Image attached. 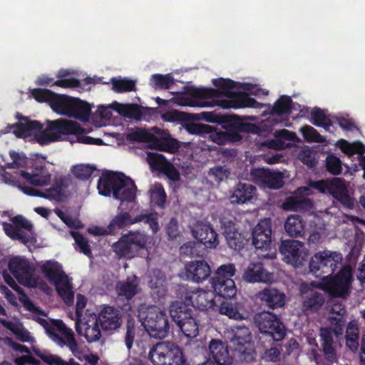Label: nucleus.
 <instances>
[{
    "label": "nucleus",
    "mask_w": 365,
    "mask_h": 365,
    "mask_svg": "<svg viewBox=\"0 0 365 365\" xmlns=\"http://www.w3.org/2000/svg\"><path fill=\"white\" fill-rule=\"evenodd\" d=\"M212 83L219 89L212 88H185L186 96L183 105L190 107H213L217 105L223 108H259V103L245 92H235L233 88L248 89L250 84H242L230 78H215Z\"/></svg>",
    "instance_id": "obj_1"
},
{
    "label": "nucleus",
    "mask_w": 365,
    "mask_h": 365,
    "mask_svg": "<svg viewBox=\"0 0 365 365\" xmlns=\"http://www.w3.org/2000/svg\"><path fill=\"white\" fill-rule=\"evenodd\" d=\"M253 319L262 338L269 341H281L287 335V328L281 318L269 311L257 313Z\"/></svg>",
    "instance_id": "obj_2"
},
{
    "label": "nucleus",
    "mask_w": 365,
    "mask_h": 365,
    "mask_svg": "<svg viewBox=\"0 0 365 365\" xmlns=\"http://www.w3.org/2000/svg\"><path fill=\"white\" fill-rule=\"evenodd\" d=\"M86 132L79 123L67 120H48L47 127L36 135L41 145H47L60 140L61 135L83 134Z\"/></svg>",
    "instance_id": "obj_3"
},
{
    "label": "nucleus",
    "mask_w": 365,
    "mask_h": 365,
    "mask_svg": "<svg viewBox=\"0 0 365 365\" xmlns=\"http://www.w3.org/2000/svg\"><path fill=\"white\" fill-rule=\"evenodd\" d=\"M341 262L342 255L340 252L324 250L312 257L309 267L315 277L325 279L333 274Z\"/></svg>",
    "instance_id": "obj_4"
},
{
    "label": "nucleus",
    "mask_w": 365,
    "mask_h": 365,
    "mask_svg": "<svg viewBox=\"0 0 365 365\" xmlns=\"http://www.w3.org/2000/svg\"><path fill=\"white\" fill-rule=\"evenodd\" d=\"M148 242V237L144 232L129 231L113 244L112 249L118 258L132 259L146 248Z\"/></svg>",
    "instance_id": "obj_5"
},
{
    "label": "nucleus",
    "mask_w": 365,
    "mask_h": 365,
    "mask_svg": "<svg viewBox=\"0 0 365 365\" xmlns=\"http://www.w3.org/2000/svg\"><path fill=\"white\" fill-rule=\"evenodd\" d=\"M233 264L221 265L211 278V284L215 295L224 299H232L237 293V287L232 277L235 274Z\"/></svg>",
    "instance_id": "obj_6"
},
{
    "label": "nucleus",
    "mask_w": 365,
    "mask_h": 365,
    "mask_svg": "<svg viewBox=\"0 0 365 365\" xmlns=\"http://www.w3.org/2000/svg\"><path fill=\"white\" fill-rule=\"evenodd\" d=\"M149 359L154 365H184L182 349L169 341L158 343L150 351Z\"/></svg>",
    "instance_id": "obj_7"
},
{
    "label": "nucleus",
    "mask_w": 365,
    "mask_h": 365,
    "mask_svg": "<svg viewBox=\"0 0 365 365\" xmlns=\"http://www.w3.org/2000/svg\"><path fill=\"white\" fill-rule=\"evenodd\" d=\"M41 272L53 284L58 294L64 297L66 296L73 298L71 292L68 277L62 269V266L56 261L48 260L41 267Z\"/></svg>",
    "instance_id": "obj_8"
},
{
    "label": "nucleus",
    "mask_w": 365,
    "mask_h": 365,
    "mask_svg": "<svg viewBox=\"0 0 365 365\" xmlns=\"http://www.w3.org/2000/svg\"><path fill=\"white\" fill-rule=\"evenodd\" d=\"M351 279V269L344 267L335 276L323 279L321 287L331 297L346 298L349 294Z\"/></svg>",
    "instance_id": "obj_9"
},
{
    "label": "nucleus",
    "mask_w": 365,
    "mask_h": 365,
    "mask_svg": "<svg viewBox=\"0 0 365 365\" xmlns=\"http://www.w3.org/2000/svg\"><path fill=\"white\" fill-rule=\"evenodd\" d=\"M180 298L190 302L192 307L202 311L216 310L217 304L215 300V295L212 291L199 289L196 291L182 287L179 291Z\"/></svg>",
    "instance_id": "obj_10"
},
{
    "label": "nucleus",
    "mask_w": 365,
    "mask_h": 365,
    "mask_svg": "<svg viewBox=\"0 0 365 365\" xmlns=\"http://www.w3.org/2000/svg\"><path fill=\"white\" fill-rule=\"evenodd\" d=\"M143 324L152 337L164 339L169 334L170 324L165 312L154 310L148 312Z\"/></svg>",
    "instance_id": "obj_11"
},
{
    "label": "nucleus",
    "mask_w": 365,
    "mask_h": 365,
    "mask_svg": "<svg viewBox=\"0 0 365 365\" xmlns=\"http://www.w3.org/2000/svg\"><path fill=\"white\" fill-rule=\"evenodd\" d=\"M8 267L9 271L19 283L30 287L36 286L35 269L27 259L20 257H14L9 259Z\"/></svg>",
    "instance_id": "obj_12"
},
{
    "label": "nucleus",
    "mask_w": 365,
    "mask_h": 365,
    "mask_svg": "<svg viewBox=\"0 0 365 365\" xmlns=\"http://www.w3.org/2000/svg\"><path fill=\"white\" fill-rule=\"evenodd\" d=\"M279 252L287 263L296 267L302 266L308 257L307 250L303 243L298 240L282 241L279 246Z\"/></svg>",
    "instance_id": "obj_13"
},
{
    "label": "nucleus",
    "mask_w": 365,
    "mask_h": 365,
    "mask_svg": "<svg viewBox=\"0 0 365 365\" xmlns=\"http://www.w3.org/2000/svg\"><path fill=\"white\" fill-rule=\"evenodd\" d=\"M18 187L27 195L40 197L56 202H63L66 198L65 192L67 185L63 178H59L55 180L52 186L44 191H41L21 183Z\"/></svg>",
    "instance_id": "obj_14"
},
{
    "label": "nucleus",
    "mask_w": 365,
    "mask_h": 365,
    "mask_svg": "<svg viewBox=\"0 0 365 365\" xmlns=\"http://www.w3.org/2000/svg\"><path fill=\"white\" fill-rule=\"evenodd\" d=\"M222 122L225 124L228 142H238L242 139L241 133H257L258 126L252 123H245L240 118L234 115L222 116Z\"/></svg>",
    "instance_id": "obj_15"
},
{
    "label": "nucleus",
    "mask_w": 365,
    "mask_h": 365,
    "mask_svg": "<svg viewBox=\"0 0 365 365\" xmlns=\"http://www.w3.org/2000/svg\"><path fill=\"white\" fill-rule=\"evenodd\" d=\"M11 221L12 224L6 222L2 223L5 234L11 239L19 240L24 244L30 242V235L21 231V229H24L31 232L33 225L21 215L11 217Z\"/></svg>",
    "instance_id": "obj_16"
},
{
    "label": "nucleus",
    "mask_w": 365,
    "mask_h": 365,
    "mask_svg": "<svg viewBox=\"0 0 365 365\" xmlns=\"http://www.w3.org/2000/svg\"><path fill=\"white\" fill-rule=\"evenodd\" d=\"M192 233L197 240L195 242H200V249H204V253L205 248H215L219 244L217 233L209 222H197Z\"/></svg>",
    "instance_id": "obj_17"
},
{
    "label": "nucleus",
    "mask_w": 365,
    "mask_h": 365,
    "mask_svg": "<svg viewBox=\"0 0 365 365\" xmlns=\"http://www.w3.org/2000/svg\"><path fill=\"white\" fill-rule=\"evenodd\" d=\"M126 185L125 176L122 173L112 171L103 173L98 182V190L100 195L108 197L115 190H122Z\"/></svg>",
    "instance_id": "obj_18"
},
{
    "label": "nucleus",
    "mask_w": 365,
    "mask_h": 365,
    "mask_svg": "<svg viewBox=\"0 0 365 365\" xmlns=\"http://www.w3.org/2000/svg\"><path fill=\"white\" fill-rule=\"evenodd\" d=\"M272 221L270 218L259 220L252 232V245L257 250H267L272 243Z\"/></svg>",
    "instance_id": "obj_19"
},
{
    "label": "nucleus",
    "mask_w": 365,
    "mask_h": 365,
    "mask_svg": "<svg viewBox=\"0 0 365 365\" xmlns=\"http://www.w3.org/2000/svg\"><path fill=\"white\" fill-rule=\"evenodd\" d=\"M96 319L104 331L115 330L122 324L121 312L110 305H104Z\"/></svg>",
    "instance_id": "obj_20"
},
{
    "label": "nucleus",
    "mask_w": 365,
    "mask_h": 365,
    "mask_svg": "<svg viewBox=\"0 0 365 365\" xmlns=\"http://www.w3.org/2000/svg\"><path fill=\"white\" fill-rule=\"evenodd\" d=\"M20 175L26 182L34 186L47 185L51 181V174L44 163H35L31 173L21 170Z\"/></svg>",
    "instance_id": "obj_21"
},
{
    "label": "nucleus",
    "mask_w": 365,
    "mask_h": 365,
    "mask_svg": "<svg viewBox=\"0 0 365 365\" xmlns=\"http://www.w3.org/2000/svg\"><path fill=\"white\" fill-rule=\"evenodd\" d=\"M7 128V132L12 131L17 138L34 135L36 138V135L40 133L43 125L37 120H31L27 117H22L19 122L11 125L9 124Z\"/></svg>",
    "instance_id": "obj_22"
},
{
    "label": "nucleus",
    "mask_w": 365,
    "mask_h": 365,
    "mask_svg": "<svg viewBox=\"0 0 365 365\" xmlns=\"http://www.w3.org/2000/svg\"><path fill=\"white\" fill-rule=\"evenodd\" d=\"M328 193L338 200L344 207L349 209L354 207V199L349 196L347 187L342 179L336 178L330 180Z\"/></svg>",
    "instance_id": "obj_23"
},
{
    "label": "nucleus",
    "mask_w": 365,
    "mask_h": 365,
    "mask_svg": "<svg viewBox=\"0 0 365 365\" xmlns=\"http://www.w3.org/2000/svg\"><path fill=\"white\" fill-rule=\"evenodd\" d=\"M148 286L151 289L150 294L155 301L163 299L168 292L165 274L160 269H153L150 274Z\"/></svg>",
    "instance_id": "obj_24"
},
{
    "label": "nucleus",
    "mask_w": 365,
    "mask_h": 365,
    "mask_svg": "<svg viewBox=\"0 0 365 365\" xmlns=\"http://www.w3.org/2000/svg\"><path fill=\"white\" fill-rule=\"evenodd\" d=\"M334 334L333 329L329 327H322L319 330V342L321 349L325 359L334 362L336 361V351L334 346Z\"/></svg>",
    "instance_id": "obj_25"
},
{
    "label": "nucleus",
    "mask_w": 365,
    "mask_h": 365,
    "mask_svg": "<svg viewBox=\"0 0 365 365\" xmlns=\"http://www.w3.org/2000/svg\"><path fill=\"white\" fill-rule=\"evenodd\" d=\"M210 359L217 365H230L232 358L230 356L227 346L222 341L212 339L209 344Z\"/></svg>",
    "instance_id": "obj_26"
},
{
    "label": "nucleus",
    "mask_w": 365,
    "mask_h": 365,
    "mask_svg": "<svg viewBox=\"0 0 365 365\" xmlns=\"http://www.w3.org/2000/svg\"><path fill=\"white\" fill-rule=\"evenodd\" d=\"M185 268L187 278L197 283L204 282L211 274L210 267L205 260L191 262L186 265Z\"/></svg>",
    "instance_id": "obj_27"
},
{
    "label": "nucleus",
    "mask_w": 365,
    "mask_h": 365,
    "mask_svg": "<svg viewBox=\"0 0 365 365\" xmlns=\"http://www.w3.org/2000/svg\"><path fill=\"white\" fill-rule=\"evenodd\" d=\"M260 300L269 309L283 307L285 304V294L274 287H266L259 292Z\"/></svg>",
    "instance_id": "obj_28"
},
{
    "label": "nucleus",
    "mask_w": 365,
    "mask_h": 365,
    "mask_svg": "<svg viewBox=\"0 0 365 365\" xmlns=\"http://www.w3.org/2000/svg\"><path fill=\"white\" fill-rule=\"evenodd\" d=\"M180 148V142L173 138L169 133L162 132V135L157 137L154 135L151 144L152 149L175 154Z\"/></svg>",
    "instance_id": "obj_29"
},
{
    "label": "nucleus",
    "mask_w": 365,
    "mask_h": 365,
    "mask_svg": "<svg viewBox=\"0 0 365 365\" xmlns=\"http://www.w3.org/2000/svg\"><path fill=\"white\" fill-rule=\"evenodd\" d=\"M302 307L304 311L311 313L318 312L325 302L322 292L313 289H308L302 292Z\"/></svg>",
    "instance_id": "obj_30"
},
{
    "label": "nucleus",
    "mask_w": 365,
    "mask_h": 365,
    "mask_svg": "<svg viewBox=\"0 0 365 365\" xmlns=\"http://www.w3.org/2000/svg\"><path fill=\"white\" fill-rule=\"evenodd\" d=\"M243 278L251 283L268 282L272 280V274L267 272L262 262L250 263L245 270Z\"/></svg>",
    "instance_id": "obj_31"
},
{
    "label": "nucleus",
    "mask_w": 365,
    "mask_h": 365,
    "mask_svg": "<svg viewBox=\"0 0 365 365\" xmlns=\"http://www.w3.org/2000/svg\"><path fill=\"white\" fill-rule=\"evenodd\" d=\"M191 306L190 302L182 299V301L173 302L170 304L169 312L177 326L194 314Z\"/></svg>",
    "instance_id": "obj_32"
},
{
    "label": "nucleus",
    "mask_w": 365,
    "mask_h": 365,
    "mask_svg": "<svg viewBox=\"0 0 365 365\" xmlns=\"http://www.w3.org/2000/svg\"><path fill=\"white\" fill-rule=\"evenodd\" d=\"M139 282L135 275L128 277L125 281L118 282L116 292L119 297H124L128 302L131 300L138 292Z\"/></svg>",
    "instance_id": "obj_33"
},
{
    "label": "nucleus",
    "mask_w": 365,
    "mask_h": 365,
    "mask_svg": "<svg viewBox=\"0 0 365 365\" xmlns=\"http://www.w3.org/2000/svg\"><path fill=\"white\" fill-rule=\"evenodd\" d=\"M256 187L250 183L239 182L230 196V201L233 204H243L254 197Z\"/></svg>",
    "instance_id": "obj_34"
},
{
    "label": "nucleus",
    "mask_w": 365,
    "mask_h": 365,
    "mask_svg": "<svg viewBox=\"0 0 365 365\" xmlns=\"http://www.w3.org/2000/svg\"><path fill=\"white\" fill-rule=\"evenodd\" d=\"M312 206L309 198L302 196H290L285 198L282 208L286 211L303 212L308 210Z\"/></svg>",
    "instance_id": "obj_35"
},
{
    "label": "nucleus",
    "mask_w": 365,
    "mask_h": 365,
    "mask_svg": "<svg viewBox=\"0 0 365 365\" xmlns=\"http://www.w3.org/2000/svg\"><path fill=\"white\" fill-rule=\"evenodd\" d=\"M81 324L82 334L80 335L83 336L88 342L91 343L100 339L101 332L99 328V322L96 319V315L94 317L91 316V318L86 322L81 320Z\"/></svg>",
    "instance_id": "obj_36"
},
{
    "label": "nucleus",
    "mask_w": 365,
    "mask_h": 365,
    "mask_svg": "<svg viewBox=\"0 0 365 365\" xmlns=\"http://www.w3.org/2000/svg\"><path fill=\"white\" fill-rule=\"evenodd\" d=\"M91 110V108L88 103L73 97L69 117L86 122L89 119Z\"/></svg>",
    "instance_id": "obj_37"
},
{
    "label": "nucleus",
    "mask_w": 365,
    "mask_h": 365,
    "mask_svg": "<svg viewBox=\"0 0 365 365\" xmlns=\"http://www.w3.org/2000/svg\"><path fill=\"white\" fill-rule=\"evenodd\" d=\"M48 334L53 341H55L59 346L63 347L64 346H66L68 347L75 356H78V355L81 354L74 334H62L63 336H61L58 334L52 331Z\"/></svg>",
    "instance_id": "obj_38"
},
{
    "label": "nucleus",
    "mask_w": 365,
    "mask_h": 365,
    "mask_svg": "<svg viewBox=\"0 0 365 365\" xmlns=\"http://www.w3.org/2000/svg\"><path fill=\"white\" fill-rule=\"evenodd\" d=\"M305 222L300 215L289 216L284 223V229L287 234L292 237H299L303 235Z\"/></svg>",
    "instance_id": "obj_39"
},
{
    "label": "nucleus",
    "mask_w": 365,
    "mask_h": 365,
    "mask_svg": "<svg viewBox=\"0 0 365 365\" xmlns=\"http://www.w3.org/2000/svg\"><path fill=\"white\" fill-rule=\"evenodd\" d=\"M72 100L73 97L54 93L50 106L56 113L69 117V110Z\"/></svg>",
    "instance_id": "obj_40"
},
{
    "label": "nucleus",
    "mask_w": 365,
    "mask_h": 365,
    "mask_svg": "<svg viewBox=\"0 0 365 365\" xmlns=\"http://www.w3.org/2000/svg\"><path fill=\"white\" fill-rule=\"evenodd\" d=\"M346 344L350 350L355 351L359 346V328L358 321H350L346 330Z\"/></svg>",
    "instance_id": "obj_41"
},
{
    "label": "nucleus",
    "mask_w": 365,
    "mask_h": 365,
    "mask_svg": "<svg viewBox=\"0 0 365 365\" xmlns=\"http://www.w3.org/2000/svg\"><path fill=\"white\" fill-rule=\"evenodd\" d=\"M126 185L122 190H115L113 197L121 202H132L135 200L137 187L133 180L125 177Z\"/></svg>",
    "instance_id": "obj_42"
},
{
    "label": "nucleus",
    "mask_w": 365,
    "mask_h": 365,
    "mask_svg": "<svg viewBox=\"0 0 365 365\" xmlns=\"http://www.w3.org/2000/svg\"><path fill=\"white\" fill-rule=\"evenodd\" d=\"M154 134L143 128H135L125 135V139L130 143H147L151 148Z\"/></svg>",
    "instance_id": "obj_43"
},
{
    "label": "nucleus",
    "mask_w": 365,
    "mask_h": 365,
    "mask_svg": "<svg viewBox=\"0 0 365 365\" xmlns=\"http://www.w3.org/2000/svg\"><path fill=\"white\" fill-rule=\"evenodd\" d=\"M235 356L241 361L251 362L256 357V351L252 343H245L239 346H233Z\"/></svg>",
    "instance_id": "obj_44"
},
{
    "label": "nucleus",
    "mask_w": 365,
    "mask_h": 365,
    "mask_svg": "<svg viewBox=\"0 0 365 365\" xmlns=\"http://www.w3.org/2000/svg\"><path fill=\"white\" fill-rule=\"evenodd\" d=\"M115 110L120 115L138 120H141L143 117L141 107L137 104H120L115 103Z\"/></svg>",
    "instance_id": "obj_45"
},
{
    "label": "nucleus",
    "mask_w": 365,
    "mask_h": 365,
    "mask_svg": "<svg viewBox=\"0 0 365 365\" xmlns=\"http://www.w3.org/2000/svg\"><path fill=\"white\" fill-rule=\"evenodd\" d=\"M135 223L134 222V218L131 217L129 212L121 211L110 222L108 229L112 230V235H114L118 230Z\"/></svg>",
    "instance_id": "obj_46"
},
{
    "label": "nucleus",
    "mask_w": 365,
    "mask_h": 365,
    "mask_svg": "<svg viewBox=\"0 0 365 365\" xmlns=\"http://www.w3.org/2000/svg\"><path fill=\"white\" fill-rule=\"evenodd\" d=\"M35 354L44 363L48 365H81L73 358H70L68 361H64L61 356L49 353H42L39 350L34 351Z\"/></svg>",
    "instance_id": "obj_47"
},
{
    "label": "nucleus",
    "mask_w": 365,
    "mask_h": 365,
    "mask_svg": "<svg viewBox=\"0 0 365 365\" xmlns=\"http://www.w3.org/2000/svg\"><path fill=\"white\" fill-rule=\"evenodd\" d=\"M292 100L289 96H282L275 102L271 114L277 115H289L292 112Z\"/></svg>",
    "instance_id": "obj_48"
},
{
    "label": "nucleus",
    "mask_w": 365,
    "mask_h": 365,
    "mask_svg": "<svg viewBox=\"0 0 365 365\" xmlns=\"http://www.w3.org/2000/svg\"><path fill=\"white\" fill-rule=\"evenodd\" d=\"M178 327L187 338H195L199 333L198 323L194 314L179 324Z\"/></svg>",
    "instance_id": "obj_49"
},
{
    "label": "nucleus",
    "mask_w": 365,
    "mask_h": 365,
    "mask_svg": "<svg viewBox=\"0 0 365 365\" xmlns=\"http://www.w3.org/2000/svg\"><path fill=\"white\" fill-rule=\"evenodd\" d=\"M175 83L171 74H153L150 77V85L155 89H169Z\"/></svg>",
    "instance_id": "obj_50"
},
{
    "label": "nucleus",
    "mask_w": 365,
    "mask_h": 365,
    "mask_svg": "<svg viewBox=\"0 0 365 365\" xmlns=\"http://www.w3.org/2000/svg\"><path fill=\"white\" fill-rule=\"evenodd\" d=\"M312 123L317 127H322L329 130L332 125L331 120L327 116L324 111L319 108H314L311 112Z\"/></svg>",
    "instance_id": "obj_51"
},
{
    "label": "nucleus",
    "mask_w": 365,
    "mask_h": 365,
    "mask_svg": "<svg viewBox=\"0 0 365 365\" xmlns=\"http://www.w3.org/2000/svg\"><path fill=\"white\" fill-rule=\"evenodd\" d=\"M231 343L233 346L244 344L245 343H252L250 330L247 327H238L234 331L233 336L231 339Z\"/></svg>",
    "instance_id": "obj_52"
},
{
    "label": "nucleus",
    "mask_w": 365,
    "mask_h": 365,
    "mask_svg": "<svg viewBox=\"0 0 365 365\" xmlns=\"http://www.w3.org/2000/svg\"><path fill=\"white\" fill-rule=\"evenodd\" d=\"M112 89L116 93H124L135 91V81L128 79H117L112 78L110 79Z\"/></svg>",
    "instance_id": "obj_53"
},
{
    "label": "nucleus",
    "mask_w": 365,
    "mask_h": 365,
    "mask_svg": "<svg viewBox=\"0 0 365 365\" xmlns=\"http://www.w3.org/2000/svg\"><path fill=\"white\" fill-rule=\"evenodd\" d=\"M147 162L152 170L160 173L169 161L163 154L148 152L147 154Z\"/></svg>",
    "instance_id": "obj_54"
},
{
    "label": "nucleus",
    "mask_w": 365,
    "mask_h": 365,
    "mask_svg": "<svg viewBox=\"0 0 365 365\" xmlns=\"http://www.w3.org/2000/svg\"><path fill=\"white\" fill-rule=\"evenodd\" d=\"M87 304V298L81 294H78L76 296V323L75 328L78 334H82V327L81 324V319L83 316V312Z\"/></svg>",
    "instance_id": "obj_55"
},
{
    "label": "nucleus",
    "mask_w": 365,
    "mask_h": 365,
    "mask_svg": "<svg viewBox=\"0 0 365 365\" xmlns=\"http://www.w3.org/2000/svg\"><path fill=\"white\" fill-rule=\"evenodd\" d=\"M151 201L160 207H164L167 195L163 186L156 183L150 190Z\"/></svg>",
    "instance_id": "obj_56"
},
{
    "label": "nucleus",
    "mask_w": 365,
    "mask_h": 365,
    "mask_svg": "<svg viewBox=\"0 0 365 365\" xmlns=\"http://www.w3.org/2000/svg\"><path fill=\"white\" fill-rule=\"evenodd\" d=\"M143 222L149 225L150 228L152 230L153 234L157 233L159 230L158 217L156 213H141L134 217V222Z\"/></svg>",
    "instance_id": "obj_57"
},
{
    "label": "nucleus",
    "mask_w": 365,
    "mask_h": 365,
    "mask_svg": "<svg viewBox=\"0 0 365 365\" xmlns=\"http://www.w3.org/2000/svg\"><path fill=\"white\" fill-rule=\"evenodd\" d=\"M180 251L181 255L192 257H202L205 255L204 249H200V243L195 242H188L184 244L180 247Z\"/></svg>",
    "instance_id": "obj_58"
},
{
    "label": "nucleus",
    "mask_w": 365,
    "mask_h": 365,
    "mask_svg": "<svg viewBox=\"0 0 365 365\" xmlns=\"http://www.w3.org/2000/svg\"><path fill=\"white\" fill-rule=\"evenodd\" d=\"M298 159L310 168L315 167L317 163L316 152L308 147L303 148L300 150Z\"/></svg>",
    "instance_id": "obj_59"
},
{
    "label": "nucleus",
    "mask_w": 365,
    "mask_h": 365,
    "mask_svg": "<svg viewBox=\"0 0 365 365\" xmlns=\"http://www.w3.org/2000/svg\"><path fill=\"white\" fill-rule=\"evenodd\" d=\"M325 162L327 170L329 173L334 175H339L341 173L342 163L339 158L334 154H329L326 158Z\"/></svg>",
    "instance_id": "obj_60"
},
{
    "label": "nucleus",
    "mask_w": 365,
    "mask_h": 365,
    "mask_svg": "<svg viewBox=\"0 0 365 365\" xmlns=\"http://www.w3.org/2000/svg\"><path fill=\"white\" fill-rule=\"evenodd\" d=\"M71 236L75 240V243L79 248V251L88 257H93L92 251L88 240L78 231H72Z\"/></svg>",
    "instance_id": "obj_61"
},
{
    "label": "nucleus",
    "mask_w": 365,
    "mask_h": 365,
    "mask_svg": "<svg viewBox=\"0 0 365 365\" xmlns=\"http://www.w3.org/2000/svg\"><path fill=\"white\" fill-rule=\"evenodd\" d=\"M300 132L307 142L324 143V138L319 132L310 125H304L300 129Z\"/></svg>",
    "instance_id": "obj_62"
},
{
    "label": "nucleus",
    "mask_w": 365,
    "mask_h": 365,
    "mask_svg": "<svg viewBox=\"0 0 365 365\" xmlns=\"http://www.w3.org/2000/svg\"><path fill=\"white\" fill-rule=\"evenodd\" d=\"M217 309L219 310L220 314L226 315L230 319L237 320L243 319L242 314L230 303L223 302L220 306L217 305Z\"/></svg>",
    "instance_id": "obj_63"
},
{
    "label": "nucleus",
    "mask_w": 365,
    "mask_h": 365,
    "mask_svg": "<svg viewBox=\"0 0 365 365\" xmlns=\"http://www.w3.org/2000/svg\"><path fill=\"white\" fill-rule=\"evenodd\" d=\"M264 185L273 190L281 188L284 185L282 173L269 170Z\"/></svg>",
    "instance_id": "obj_64"
}]
</instances>
